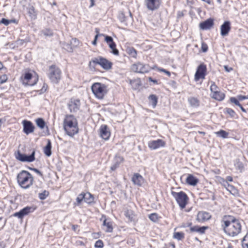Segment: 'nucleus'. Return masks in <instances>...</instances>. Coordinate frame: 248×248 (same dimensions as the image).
Returning <instances> with one entry per match:
<instances>
[{"label": "nucleus", "instance_id": "nucleus-15", "mask_svg": "<svg viewBox=\"0 0 248 248\" xmlns=\"http://www.w3.org/2000/svg\"><path fill=\"white\" fill-rule=\"evenodd\" d=\"M80 105L79 100L71 99L68 104V106L71 112H75L79 109Z\"/></svg>", "mask_w": 248, "mask_h": 248}, {"label": "nucleus", "instance_id": "nucleus-58", "mask_svg": "<svg viewBox=\"0 0 248 248\" xmlns=\"http://www.w3.org/2000/svg\"><path fill=\"white\" fill-rule=\"evenodd\" d=\"M90 1H91V5H90V6H91V7H92V6H93L94 5V0H90Z\"/></svg>", "mask_w": 248, "mask_h": 248}, {"label": "nucleus", "instance_id": "nucleus-8", "mask_svg": "<svg viewBox=\"0 0 248 248\" xmlns=\"http://www.w3.org/2000/svg\"><path fill=\"white\" fill-rule=\"evenodd\" d=\"M206 66L203 63L201 64L197 68L195 74L194 79L197 81L200 79H204L206 76Z\"/></svg>", "mask_w": 248, "mask_h": 248}, {"label": "nucleus", "instance_id": "nucleus-52", "mask_svg": "<svg viewBox=\"0 0 248 248\" xmlns=\"http://www.w3.org/2000/svg\"><path fill=\"white\" fill-rule=\"evenodd\" d=\"M119 165L118 163H115L111 167L110 169L111 170L114 171L119 167Z\"/></svg>", "mask_w": 248, "mask_h": 248}, {"label": "nucleus", "instance_id": "nucleus-46", "mask_svg": "<svg viewBox=\"0 0 248 248\" xmlns=\"http://www.w3.org/2000/svg\"><path fill=\"white\" fill-rule=\"evenodd\" d=\"M227 113L229 114L232 117H234L235 115V112L234 111L230 108H226Z\"/></svg>", "mask_w": 248, "mask_h": 248}, {"label": "nucleus", "instance_id": "nucleus-64", "mask_svg": "<svg viewBox=\"0 0 248 248\" xmlns=\"http://www.w3.org/2000/svg\"><path fill=\"white\" fill-rule=\"evenodd\" d=\"M0 248H4V246L2 243L0 242Z\"/></svg>", "mask_w": 248, "mask_h": 248}, {"label": "nucleus", "instance_id": "nucleus-61", "mask_svg": "<svg viewBox=\"0 0 248 248\" xmlns=\"http://www.w3.org/2000/svg\"><path fill=\"white\" fill-rule=\"evenodd\" d=\"M3 67V64L2 63L0 62V70H1Z\"/></svg>", "mask_w": 248, "mask_h": 248}, {"label": "nucleus", "instance_id": "nucleus-10", "mask_svg": "<svg viewBox=\"0 0 248 248\" xmlns=\"http://www.w3.org/2000/svg\"><path fill=\"white\" fill-rule=\"evenodd\" d=\"M131 70L134 72L144 73L148 72L149 68L147 65L138 62L132 65Z\"/></svg>", "mask_w": 248, "mask_h": 248}, {"label": "nucleus", "instance_id": "nucleus-18", "mask_svg": "<svg viewBox=\"0 0 248 248\" xmlns=\"http://www.w3.org/2000/svg\"><path fill=\"white\" fill-rule=\"evenodd\" d=\"M165 143L161 140L150 141L148 143L149 147L153 150L156 149L160 147H163Z\"/></svg>", "mask_w": 248, "mask_h": 248}, {"label": "nucleus", "instance_id": "nucleus-30", "mask_svg": "<svg viewBox=\"0 0 248 248\" xmlns=\"http://www.w3.org/2000/svg\"><path fill=\"white\" fill-rule=\"evenodd\" d=\"M149 99L150 103L152 105L153 108H155L157 103V97L155 95L151 94L149 96Z\"/></svg>", "mask_w": 248, "mask_h": 248}, {"label": "nucleus", "instance_id": "nucleus-25", "mask_svg": "<svg viewBox=\"0 0 248 248\" xmlns=\"http://www.w3.org/2000/svg\"><path fill=\"white\" fill-rule=\"evenodd\" d=\"M84 196V202L90 204L93 202L94 198L93 196L90 193H83Z\"/></svg>", "mask_w": 248, "mask_h": 248}, {"label": "nucleus", "instance_id": "nucleus-12", "mask_svg": "<svg viewBox=\"0 0 248 248\" xmlns=\"http://www.w3.org/2000/svg\"><path fill=\"white\" fill-rule=\"evenodd\" d=\"M105 41L107 42L111 50L110 51L111 53L115 55H118L119 53V50L116 48V45L113 41L112 37L108 35H105Z\"/></svg>", "mask_w": 248, "mask_h": 248}, {"label": "nucleus", "instance_id": "nucleus-41", "mask_svg": "<svg viewBox=\"0 0 248 248\" xmlns=\"http://www.w3.org/2000/svg\"><path fill=\"white\" fill-rule=\"evenodd\" d=\"M150 219L154 222H156L158 218V215L156 213H152L149 216Z\"/></svg>", "mask_w": 248, "mask_h": 248}, {"label": "nucleus", "instance_id": "nucleus-60", "mask_svg": "<svg viewBox=\"0 0 248 248\" xmlns=\"http://www.w3.org/2000/svg\"><path fill=\"white\" fill-rule=\"evenodd\" d=\"M202 0L204 1V2H205L207 3L208 4H210L211 3L210 0Z\"/></svg>", "mask_w": 248, "mask_h": 248}, {"label": "nucleus", "instance_id": "nucleus-1", "mask_svg": "<svg viewBox=\"0 0 248 248\" xmlns=\"http://www.w3.org/2000/svg\"><path fill=\"white\" fill-rule=\"evenodd\" d=\"M225 217H224L222 221V227L224 232L230 236L234 237L237 235L241 231L240 222L233 217L229 216V220H225Z\"/></svg>", "mask_w": 248, "mask_h": 248}, {"label": "nucleus", "instance_id": "nucleus-9", "mask_svg": "<svg viewBox=\"0 0 248 248\" xmlns=\"http://www.w3.org/2000/svg\"><path fill=\"white\" fill-rule=\"evenodd\" d=\"M35 151L33 150L30 155L21 154L19 151L17 152L16 158L22 162H31L35 160Z\"/></svg>", "mask_w": 248, "mask_h": 248}, {"label": "nucleus", "instance_id": "nucleus-40", "mask_svg": "<svg viewBox=\"0 0 248 248\" xmlns=\"http://www.w3.org/2000/svg\"><path fill=\"white\" fill-rule=\"evenodd\" d=\"M77 201V205H78L80 204L82 202L84 201V196L83 193H81L79 195H78L77 198H76Z\"/></svg>", "mask_w": 248, "mask_h": 248}, {"label": "nucleus", "instance_id": "nucleus-22", "mask_svg": "<svg viewBox=\"0 0 248 248\" xmlns=\"http://www.w3.org/2000/svg\"><path fill=\"white\" fill-rule=\"evenodd\" d=\"M132 181L135 185L141 186L144 182V179L140 174L137 173L133 175Z\"/></svg>", "mask_w": 248, "mask_h": 248}, {"label": "nucleus", "instance_id": "nucleus-6", "mask_svg": "<svg viewBox=\"0 0 248 248\" xmlns=\"http://www.w3.org/2000/svg\"><path fill=\"white\" fill-rule=\"evenodd\" d=\"M171 193L176 200L180 208L181 209L185 208L188 200V198L187 195L183 191L176 192L172 191Z\"/></svg>", "mask_w": 248, "mask_h": 248}, {"label": "nucleus", "instance_id": "nucleus-34", "mask_svg": "<svg viewBox=\"0 0 248 248\" xmlns=\"http://www.w3.org/2000/svg\"><path fill=\"white\" fill-rule=\"evenodd\" d=\"M127 53L130 55L132 57L136 58L137 57V51L133 47H129L127 49Z\"/></svg>", "mask_w": 248, "mask_h": 248}, {"label": "nucleus", "instance_id": "nucleus-4", "mask_svg": "<svg viewBox=\"0 0 248 248\" xmlns=\"http://www.w3.org/2000/svg\"><path fill=\"white\" fill-rule=\"evenodd\" d=\"M91 89L95 96L99 99H103L108 92L107 86L100 82L94 83Z\"/></svg>", "mask_w": 248, "mask_h": 248}, {"label": "nucleus", "instance_id": "nucleus-53", "mask_svg": "<svg viewBox=\"0 0 248 248\" xmlns=\"http://www.w3.org/2000/svg\"><path fill=\"white\" fill-rule=\"evenodd\" d=\"M159 70L160 71H162V72H163L165 73L169 77L170 76V73L169 71H167L165 69H159Z\"/></svg>", "mask_w": 248, "mask_h": 248}, {"label": "nucleus", "instance_id": "nucleus-7", "mask_svg": "<svg viewBox=\"0 0 248 248\" xmlns=\"http://www.w3.org/2000/svg\"><path fill=\"white\" fill-rule=\"evenodd\" d=\"M98 64L105 70H109L111 68L112 63L106 59L102 57H98L93 59L89 63L91 66L92 64Z\"/></svg>", "mask_w": 248, "mask_h": 248}, {"label": "nucleus", "instance_id": "nucleus-23", "mask_svg": "<svg viewBox=\"0 0 248 248\" xmlns=\"http://www.w3.org/2000/svg\"><path fill=\"white\" fill-rule=\"evenodd\" d=\"M208 228L207 226L199 227L198 226H194L191 227L190 228V230L191 232H197L199 234H204L206 230Z\"/></svg>", "mask_w": 248, "mask_h": 248}, {"label": "nucleus", "instance_id": "nucleus-14", "mask_svg": "<svg viewBox=\"0 0 248 248\" xmlns=\"http://www.w3.org/2000/svg\"><path fill=\"white\" fill-rule=\"evenodd\" d=\"M22 124L23 125V131L25 134L28 135L33 132L34 126L31 122L24 120L22 122Z\"/></svg>", "mask_w": 248, "mask_h": 248}, {"label": "nucleus", "instance_id": "nucleus-26", "mask_svg": "<svg viewBox=\"0 0 248 248\" xmlns=\"http://www.w3.org/2000/svg\"><path fill=\"white\" fill-rule=\"evenodd\" d=\"M212 97L217 100L222 101L225 97V94L218 91L212 93Z\"/></svg>", "mask_w": 248, "mask_h": 248}, {"label": "nucleus", "instance_id": "nucleus-21", "mask_svg": "<svg viewBox=\"0 0 248 248\" xmlns=\"http://www.w3.org/2000/svg\"><path fill=\"white\" fill-rule=\"evenodd\" d=\"M214 25V21L212 19L209 18L200 24V27L202 30L210 29Z\"/></svg>", "mask_w": 248, "mask_h": 248}, {"label": "nucleus", "instance_id": "nucleus-47", "mask_svg": "<svg viewBox=\"0 0 248 248\" xmlns=\"http://www.w3.org/2000/svg\"><path fill=\"white\" fill-rule=\"evenodd\" d=\"M115 159V163H118L119 165L124 161V158L120 155H116Z\"/></svg>", "mask_w": 248, "mask_h": 248}, {"label": "nucleus", "instance_id": "nucleus-2", "mask_svg": "<svg viewBox=\"0 0 248 248\" xmlns=\"http://www.w3.org/2000/svg\"><path fill=\"white\" fill-rule=\"evenodd\" d=\"M63 128L66 134L71 137L78 133L77 121L73 115L66 116L63 121Z\"/></svg>", "mask_w": 248, "mask_h": 248}, {"label": "nucleus", "instance_id": "nucleus-43", "mask_svg": "<svg viewBox=\"0 0 248 248\" xmlns=\"http://www.w3.org/2000/svg\"><path fill=\"white\" fill-rule=\"evenodd\" d=\"M210 90L212 93L218 91V87L214 82H212V84L210 86Z\"/></svg>", "mask_w": 248, "mask_h": 248}, {"label": "nucleus", "instance_id": "nucleus-59", "mask_svg": "<svg viewBox=\"0 0 248 248\" xmlns=\"http://www.w3.org/2000/svg\"><path fill=\"white\" fill-rule=\"evenodd\" d=\"M224 68L228 72H229L230 71V70H232V68H231L230 69H229L227 66H224Z\"/></svg>", "mask_w": 248, "mask_h": 248}, {"label": "nucleus", "instance_id": "nucleus-16", "mask_svg": "<svg viewBox=\"0 0 248 248\" xmlns=\"http://www.w3.org/2000/svg\"><path fill=\"white\" fill-rule=\"evenodd\" d=\"M211 215L208 212L201 211L199 212L197 216V220L199 222H203L209 220Z\"/></svg>", "mask_w": 248, "mask_h": 248}, {"label": "nucleus", "instance_id": "nucleus-33", "mask_svg": "<svg viewBox=\"0 0 248 248\" xmlns=\"http://www.w3.org/2000/svg\"><path fill=\"white\" fill-rule=\"evenodd\" d=\"M28 12L30 15V16L31 18H35L36 16V12L35 11L34 8L32 6H30L28 8Z\"/></svg>", "mask_w": 248, "mask_h": 248}, {"label": "nucleus", "instance_id": "nucleus-48", "mask_svg": "<svg viewBox=\"0 0 248 248\" xmlns=\"http://www.w3.org/2000/svg\"><path fill=\"white\" fill-rule=\"evenodd\" d=\"M8 78L6 75H3L0 76V84H2L7 81Z\"/></svg>", "mask_w": 248, "mask_h": 248}, {"label": "nucleus", "instance_id": "nucleus-54", "mask_svg": "<svg viewBox=\"0 0 248 248\" xmlns=\"http://www.w3.org/2000/svg\"><path fill=\"white\" fill-rule=\"evenodd\" d=\"M47 86L46 84L44 83L42 88L41 90L42 92H45L47 89Z\"/></svg>", "mask_w": 248, "mask_h": 248}, {"label": "nucleus", "instance_id": "nucleus-39", "mask_svg": "<svg viewBox=\"0 0 248 248\" xmlns=\"http://www.w3.org/2000/svg\"><path fill=\"white\" fill-rule=\"evenodd\" d=\"M49 192L46 190H44L43 192L39 194V198L41 200H45L48 196Z\"/></svg>", "mask_w": 248, "mask_h": 248}, {"label": "nucleus", "instance_id": "nucleus-11", "mask_svg": "<svg viewBox=\"0 0 248 248\" xmlns=\"http://www.w3.org/2000/svg\"><path fill=\"white\" fill-rule=\"evenodd\" d=\"M145 3L149 10L153 11L159 8L161 0H145Z\"/></svg>", "mask_w": 248, "mask_h": 248}, {"label": "nucleus", "instance_id": "nucleus-3", "mask_svg": "<svg viewBox=\"0 0 248 248\" xmlns=\"http://www.w3.org/2000/svg\"><path fill=\"white\" fill-rule=\"evenodd\" d=\"M16 178L18 185L23 188H28L33 184V177L28 171L22 170Z\"/></svg>", "mask_w": 248, "mask_h": 248}, {"label": "nucleus", "instance_id": "nucleus-37", "mask_svg": "<svg viewBox=\"0 0 248 248\" xmlns=\"http://www.w3.org/2000/svg\"><path fill=\"white\" fill-rule=\"evenodd\" d=\"M16 22L15 19L8 20L6 18H2L0 21V24H3L6 26L8 25L11 23H15Z\"/></svg>", "mask_w": 248, "mask_h": 248}, {"label": "nucleus", "instance_id": "nucleus-27", "mask_svg": "<svg viewBox=\"0 0 248 248\" xmlns=\"http://www.w3.org/2000/svg\"><path fill=\"white\" fill-rule=\"evenodd\" d=\"M32 74L30 73H26L24 76V82H25V80L26 81V83L31 85L33 86L34 85L37 80V79H35V81L34 83H31L29 82V80L31 79L32 78Z\"/></svg>", "mask_w": 248, "mask_h": 248}, {"label": "nucleus", "instance_id": "nucleus-20", "mask_svg": "<svg viewBox=\"0 0 248 248\" xmlns=\"http://www.w3.org/2000/svg\"><path fill=\"white\" fill-rule=\"evenodd\" d=\"M104 218L103 220V225L106 227L105 231L108 232H111L113 231L112 223L109 219H107L106 217L103 216L102 219Z\"/></svg>", "mask_w": 248, "mask_h": 248}, {"label": "nucleus", "instance_id": "nucleus-49", "mask_svg": "<svg viewBox=\"0 0 248 248\" xmlns=\"http://www.w3.org/2000/svg\"><path fill=\"white\" fill-rule=\"evenodd\" d=\"M230 100L231 103H234L235 105L238 107L241 105L239 101L235 97H231Z\"/></svg>", "mask_w": 248, "mask_h": 248}, {"label": "nucleus", "instance_id": "nucleus-31", "mask_svg": "<svg viewBox=\"0 0 248 248\" xmlns=\"http://www.w3.org/2000/svg\"><path fill=\"white\" fill-rule=\"evenodd\" d=\"M234 166L235 167V168L236 169L239 170L240 171H242L244 169L243 164L242 162H241L239 159H236L234 161Z\"/></svg>", "mask_w": 248, "mask_h": 248}, {"label": "nucleus", "instance_id": "nucleus-24", "mask_svg": "<svg viewBox=\"0 0 248 248\" xmlns=\"http://www.w3.org/2000/svg\"><path fill=\"white\" fill-rule=\"evenodd\" d=\"M186 182L190 186H196L198 182V179L192 174H188Z\"/></svg>", "mask_w": 248, "mask_h": 248}, {"label": "nucleus", "instance_id": "nucleus-62", "mask_svg": "<svg viewBox=\"0 0 248 248\" xmlns=\"http://www.w3.org/2000/svg\"><path fill=\"white\" fill-rule=\"evenodd\" d=\"M227 180L229 181H232V179L231 177H227Z\"/></svg>", "mask_w": 248, "mask_h": 248}, {"label": "nucleus", "instance_id": "nucleus-17", "mask_svg": "<svg viewBox=\"0 0 248 248\" xmlns=\"http://www.w3.org/2000/svg\"><path fill=\"white\" fill-rule=\"evenodd\" d=\"M231 30V23L229 21H226L220 27V33L223 36L228 34Z\"/></svg>", "mask_w": 248, "mask_h": 248}, {"label": "nucleus", "instance_id": "nucleus-44", "mask_svg": "<svg viewBox=\"0 0 248 248\" xmlns=\"http://www.w3.org/2000/svg\"><path fill=\"white\" fill-rule=\"evenodd\" d=\"M42 34L45 36H51L53 34L52 31L49 29H45L41 31Z\"/></svg>", "mask_w": 248, "mask_h": 248}, {"label": "nucleus", "instance_id": "nucleus-28", "mask_svg": "<svg viewBox=\"0 0 248 248\" xmlns=\"http://www.w3.org/2000/svg\"><path fill=\"white\" fill-rule=\"evenodd\" d=\"M188 101L192 107L196 108L199 106V101L197 98L190 97L188 98Z\"/></svg>", "mask_w": 248, "mask_h": 248}, {"label": "nucleus", "instance_id": "nucleus-32", "mask_svg": "<svg viewBox=\"0 0 248 248\" xmlns=\"http://www.w3.org/2000/svg\"><path fill=\"white\" fill-rule=\"evenodd\" d=\"M37 125L41 129H43L46 126V123L42 118H38L35 120Z\"/></svg>", "mask_w": 248, "mask_h": 248}, {"label": "nucleus", "instance_id": "nucleus-5", "mask_svg": "<svg viewBox=\"0 0 248 248\" xmlns=\"http://www.w3.org/2000/svg\"><path fill=\"white\" fill-rule=\"evenodd\" d=\"M61 71L59 67L55 65L49 67L48 77L53 83H58L61 78Z\"/></svg>", "mask_w": 248, "mask_h": 248}, {"label": "nucleus", "instance_id": "nucleus-57", "mask_svg": "<svg viewBox=\"0 0 248 248\" xmlns=\"http://www.w3.org/2000/svg\"><path fill=\"white\" fill-rule=\"evenodd\" d=\"M239 107L241 108V109L243 111V112H246V110L243 107V106L240 105V106H239Z\"/></svg>", "mask_w": 248, "mask_h": 248}, {"label": "nucleus", "instance_id": "nucleus-50", "mask_svg": "<svg viewBox=\"0 0 248 248\" xmlns=\"http://www.w3.org/2000/svg\"><path fill=\"white\" fill-rule=\"evenodd\" d=\"M105 36V35L103 34H96V35L95 36L94 40L92 42V44L93 45L95 46L96 45L97 39V38L98 37V36Z\"/></svg>", "mask_w": 248, "mask_h": 248}, {"label": "nucleus", "instance_id": "nucleus-55", "mask_svg": "<svg viewBox=\"0 0 248 248\" xmlns=\"http://www.w3.org/2000/svg\"><path fill=\"white\" fill-rule=\"evenodd\" d=\"M238 98L239 100H242L248 98V97L246 96L239 95L238 96Z\"/></svg>", "mask_w": 248, "mask_h": 248}, {"label": "nucleus", "instance_id": "nucleus-36", "mask_svg": "<svg viewBox=\"0 0 248 248\" xmlns=\"http://www.w3.org/2000/svg\"><path fill=\"white\" fill-rule=\"evenodd\" d=\"M173 238L178 240H182L184 238V233L182 232H176L173 233Z\"/></svg>", "mask_w": 248, "mask_h": 248}, {"label": "nucleus", "instance_id": "nucleus-56", "mask_svg": "<svg viewBox=\"0 0 248 248\" xmlns=\"http://www.w3.org/2000/svg\"><path fill=\"white\" fill-rule=\"evenodd\" d=\"M32 170L37 174H39L40 176H42V173H41V172L37 169H33Z\"/></svg>", "mask_w": 248, "mask_h": 248}, {"label": "nucleus", "instance_id": "nucleus-45", "mask_svg": "<svg viewBox=\"0 0 248 248\" xmlns=\"http://www.w3.org/2000/svg\"><path fill=\"white\" fill-rule=\"evenodd\" d=\"M94 247L96 248H102L104 247V244L101 240H97L94 245Z\"/></svg>", "mask_w": 248, "mask_h": 248}, {"label": "nucleus", "instance_id": "nucleus-19", "mask_svg": "<svg viewBox=\"0 0 248 248\" xmlns=\"http://www.w3.org/2000/svg\"><path fill=\"white\" fill-rule=\"evenodd\" d=\"M100 130V135L102 138L105 140H108L110 137V133L107 126L106 125H102Z\"/></svg>", "mask_w": 248, "mask_h": 248}, {"label": "nucleus", "instance_id": "nucleus-42", "mask_svg": "<svg viewBox=\"0 0 248 248\" xmlns=\"http://www.w3.org/2000/svg\"><path fill=\"white\" fill-rule=\"evenodd\" d=\"M226 189L228 191H229L230 193L234 194L236 193V189L235 187L230 184H228V187H226Z\"/></svg>", "mask_w": 248, "mask_h": 248}, {"label": "nucleus", "instance_id": "nucleus-51", "mask_svg": "<svg viewBox=\"0 0 248 248\" xmlns=\"http://www.w3.org/2000/svg\"><path fill=\"white\" fill-rule=\"evenodd\" d=\"M202 52H206L207 51L208 46L206 44H205L204 43H202Z\"/></svg>", "mask_w": 248, "mask_h": 248}, {"label": "nucleus", "instance_id": "nucleus-29", "mask_svg": "<svg viewBox=\"0 0 248 248\" xmlns=\"http://www.w3.org/2000/svg\"><path fill=\"white\" fill-rule=\"evenodd\" d=\"M44 153L47 156L51 155V143L50 140H48L47 143L44 148Z\"/></svg>", "mask_w": 248, "mask_h": 248}, {"label": "nucleus", "instance_id": "nucleus-63", "mask_svg": "<svg viewBox=\"0 0 248 248\" xmlns=\"http://www.w3.org/2000/svg\"><path fill=\"white\" fill-rule=\"evenodd\" d=\"M228 184H229L227 182H225L224 181V186L226 188V187H228Z\"/></svg>", "mask_w": 248, "mask_h": 248}, {"label": "nucleus", "instance_id": "nucleus-38", "mask_svg": "<svg viewBox=\"0 0 248 248\" xmlns=\"http://www.w3.org/2000/svg\"><path fill=\"white\" fill-rule=\"evenodd\" d=\"M242 246L243 248H248V235H246L243 238L242 241Z\"/></svg>", "mask_w": 248, "mask_h": 248}, {"label": "nucleus", "instance_id": "nucleus-35", "mask_svg": "<svg viewBox=\"0 0 248 248\" xmlns=\"http://www.w3.org/2000/svg\"><path fill=\"white\" fill-rule=\"evenodd\" d=\"M216 134L219 137L222 138H226L228 136V133L224 130H220L219 131L216 132Z\"/></svg>", "mask_w": 248, "mask_h": 248}, {"label": "nucleus", "instance_id": "nucleus-13", "mask_svg": "<svg viewBox=\"0 0 248 248\" xmlns=\"http://www.w3.org/2000/svg\"><path fill=\"white\" fill-rule=\"evenodd\" d=\"M35 209V208L32 206H27L19 212L14 213L13 216L20 219H22L24 216L28 215L30 213L33 212Z\"/></svg>", "mask_w": 248, "mask_h": 248}]
</instances>
